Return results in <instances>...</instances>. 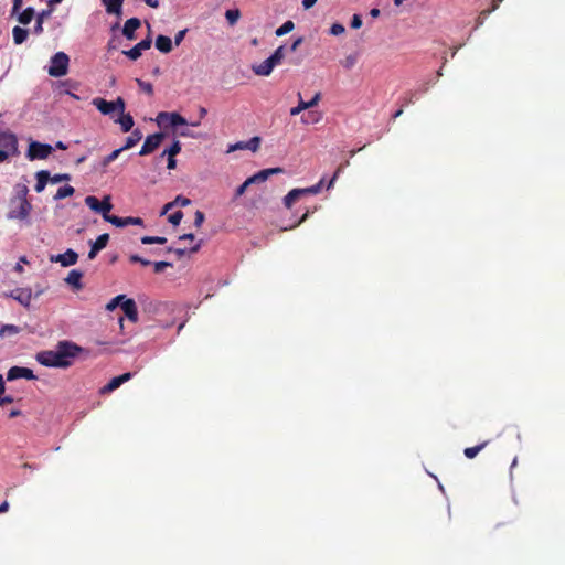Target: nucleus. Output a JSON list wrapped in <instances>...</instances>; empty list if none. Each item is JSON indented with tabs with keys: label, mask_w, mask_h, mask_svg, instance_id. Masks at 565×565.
I'll return each mask as SVG.
<instances>
[{
	"label": "nucleus",
	"mask_w": 565,
	"mask_h": 565,
	"mask_svg": "<svg viewBox=\"0 0 565 565\" xmlns=\"http://www.w3.org/2000/svg\"><path fill=\"white\" fill-rule=\"evenodd\" d=\"M84 348L70 340L58 341L54 350L40 351L35 360L43 366L67 369L84 352Z\"/></svg>",
	"instance_id": "obj_1"
},
{
	"label": "nucleus",
	"mask_w": 565,
	"mask_h": 565,
	"mask_svg": "<svg viewBox=\"0 0 565 565\" xmlns=\"http://www.w3.org/2000/svg\"><path fill=\"white\" fill-rule=\"evenodd\" d=\"M92 104L103 114L109 116L113 120L117 115H122L126 108L124 98L117 97L116 100L108 102L104 98L96 97Z\"/></svg>",
	"instance_id": "obj_2"
},
{
	"label": "nucleus",
	"mask_w": 565,
	"mask_h": 565,
	"mask_svg": "<svg viewBox=\"0 0 565 565\" xmlns=\"http://www.w3.org/2000/svg\"><path fill=\"white\" fill-rule=\"evenodd\" d=\"M47 73L53 77H62L68 71L70 57L64 52H57L51 57Z\"/></svg>",
	"instance_id": "obj_3"
},
{
	"label": "nucleus",
	"mask_w": 565,
	"mask_h": 565,
	"mask_svg": "<svg viewBox=\"0 0 565 565\" xmlns=\"http://www.w3.org/2000/svg\"><path fill=\"white\" fill-rule=\"evenodd\" d=\"M156 122L161 128L172 127L177 128L178 126H188V120L181 116L179 113L172 111H161L157 115Z\"/></svg>",
	"instance_id": "obj_4"
},
{
	"label": "nucleus",
	"mask_w": 565,
	"mask_h": 565,
	"mask_svg": "<svg viewBox=\"0 0 565 565\" xmlns=\"http://www.w3.org/2000/svg\"><path fill=\"white\" fill-rule=\"evenodd\" d=\"M85 204L94 212L102 214L105 221L106 217L113 216L109 214L113 209L109 196H105L103 201H99L96 196L88 195L85 198Z\"/></svg>",
	"instance_id": "obj_5"
},
{
	"label": "nucleus",
	"mask_w": 565,
	"mask_h": 565,
	"mask_svg": "<svg viewBox=\"0 0 565 565\" xmlns=\"http://www.w3.org/2000/svg\"><path fill=\"white\" fill-rule=\"evenodd\" d=\"M54 148L49 143H41L39 141H31L29 145V149L26 152V157L29 160H42L46 159Z\"/></svg>",
	"instance_id": "obj_6"
},
{
	"label": "nucleus",
	"mask_w": 565,
	"mask_h": 565,
	"mask_svg": "<svg viewBox=\"0 0 565 565\" xmlns=\"http://www.w3.org/2000/svg\"><path fill=\"white\" fill-rule=\"evenodd\" d=\"M32 211L30 201L17 202L15 205L10 204V211L7 214L8 220L26 221Z\"/></svg>",
	"instance_id": "obj_7"
},
{
	"label": "nucleus",
	"mask_w": 565,
	"mask_h": 565,
	"mask_svg": "<svg viewBox=\"0 0 565 565\" xmlns=\"http://www.w3.org/2000/svg\"><path fill=\"white\" fill-rule=\"evenodd\" d=\"M163 139H164V134H162V132L149 135L146 138V140L139 151V154L147 156V154L153 152L161 145Z\"/></svg>",
	"instance_id": "obj_8"
},
{
	"label": "nucleus",
	"mask_w": 565,
	"mask_h": 565,
	"mask_svg": "<svg viewBox=\"0 0 565 565\" xmlns=\"http://www.w3.org/2000/svg\"><path fill=\"white\" fill-rule=\"evenodd\" d=\"M50 260L52 263H58L62 267H68L77 263L78 254L75 250L68 248L63 254L51 255Z\"/></svg>",
	"instance_id": "obj_9"
},
{
	"label": "nucleus",
	"mask_w": 565,
	"mask_h": 565,
	"mask_svg": "<svg viewBox=\"0 0 565 565\" xmlns=\"http://www.w3.org/2000/svg\"><path fill=\"white\" fill-rule=\"evenodd\" d=\"M151 43H152V40L148 35L146 39L141 40L139 43H137L130 50L122 51V54L126 55L131 61H137L141 56L142 51L150 49Z\"/></svg>",
	"instance_id": "obj_10"
},
{
	"label": "nucleus",
	"mask_w": 565,
	"mask_h": 565,
	"mask_svg": "<svg viewBox=\"0 0 565 565\" xmlns=\"http://www.w3.org/2000/svg\"><path fill=\"white\" fill-rule=\"evenodd\" d=\"M19 379H26V380H35L36 376L34 375L33 371L28 367L23 366H12L7 372V380L8 381H15Z\"/></svg>",
	"instance_id": "obj_11"
},
{
	"label": "nucleus",
	"mask_w": 565,
	"mask_h": 565,
	"mask_svg": "<svg viewBox=\"0 0 565 565\" xmlns=\"http://www.w3.org/2000/svg\"><path fill=\"white\" fill-rule=\"evenodd\" d=\"M0 145L9 153L15 154L18 152V139L11 132L4 131L0 134Z\"/></svg>",
	"instance_id": "obj_12"
},
{
	"label": "nucleus",
	"mask_w": 565,
	"mask_h": 565,
	"mask_svg": "<svg viewBox=\"0 0 565 565\" xmlns=\"http://www.w3.org/2000/svg\"><path fill=\"white\" fill-rule=\"evenodd\" d=\"M9 296L23 307H29L32 299V291L30 288H17L12 290Z\"/></svg>",
	"instance_id": "obj_13"
},
{
	"label": "nucleus",
	"mask_w": 565,
	"mask_h": 565,
	"mask_svg": "<svg viewBox=\"0 0 565 565\" xmlns=\"http://www.w3.org/2000/svg\"><path fill=\"white\" fill-rule=\"evenodd\" d=\"M108 241V234H102L96 238V241H90V250L88 252V259H94L97 256V254L107 246Z\"/></svg>",
	"instance_id": "obj_14"
},
{
	"label": "nucleus",
	"mask_w": 565,
	"mask_h": 565,
	"mask_svg": "<svg viewBox=\"0 0 565 565\" xmlns=\"http://www.w3.org/2000/svg\"><path fill=\"white\" fill-rule=\"evenodd\" d=\"M106 222L111 223L116 227H125L128 225H142L143 221L140 217H119L116 215H113L111 217H106Z\"/></svg>",
	"instance_id": "obj_15"
},
{
	"label": "nucleus",
	"mask_w": 565,
	"mask_h": 565,
	"mask_svg": "<svg viewBox=\"0 0 565 565\" xmlns=\"http://www.w3.org/2000/svg\"><path fill=\"white\" fill-rule=\"evenodd\" d=\"M298 96H299V98H301L300 94H298ZM320 98H321L320 93H317L309 102H305V100L300 99L299 104L296 107H292L290 109V115L297 116L301 111L315 107L319 103Z\"/></svg>",
	"instance_id": "obj_16"
},
{
	"label": "nucleus",
	"mask_w": 565,
	"mask_h": 565,
	"mask_svg": "<svg viewBox=\"0 0 565 565\" xmlns=\"http://www.w3.org/2000/svg\"><path fill=\"white\" fill-rule=\"evenodd\" d=\"M132 377V373L127 372L119 376L113 377L103 388L102 393H110L118 388L121 384L126 383Z\"/></svg>",
	"instance_id": "obj_17"
},
{
	"label": "nucleus",
	"mask_w": 565,
	"mask_h": 565,
	"mask_svg": "<svg viewBox=\"0 0 565 565\" xmlns=\"http://www.w3.org/2000/svg\"><path fill=\"white\" fill-rule=\"evenodd\" d=\"M141 25V21L138 18H130L128 19L122 28V34L127 40H135L136 35L135 32L137 29H139Z\"/></svg>",
	"instance_id": "obj_18"
},
{
	"label": "nucleus",
	"mask_w": 565,
	"mask_h": 565,
	"mask_svg": "<svg viewBox=\"0 0 565 565\" xmlns=\"http://www.w3.org/2000/svg\"><path fill=\"white\" fill-rule=\"evenodd\" d=\"M121 310L130 321H138V309L134 299L126 298L125 301L121 303Z\"/></svg>",
	"instance_id": "obj_19"
},
{
	"label": "nucleus",
	"mask_w": 565,
	"mask_h": 565,
	"mask_svg": "<svg viewBox=\"0 0 565 565\" xmlns=\"http://www.w3.org/2000/svg\"><path fill=\"white\" fill-rule=\"evenodd\" d=\"M282 171L284 170L281 168L264 169V170L258 171L254 175L249 177L248 179H249V182H252V184L262 183V182H265L270 175L281 173Z\"/></svg>",
	"instance_id": "obj_20"
},
{
	"label": "nucleus",
	"mask_w": 565,
	"mask_h": 565,
	"mask_svg": "<svg viewBox=\"0 0 565 565\" xmlns=\"http://www.w3.org/2000/svg\"><path fill=\"white\" fill-rule=\"evenodd\" d=\"M260 146V138L253 137L248 141H239L235 145L230 146L228 152L237 150V149H248L253 152L257 151Z\"/></svg>",
	"instance_id": "obj_21"
},
{
	"label": "nucleus",
	"mask_w": 565,
	"mask_h": 565,
	"mask_svg": "<svg viewBox=\"0 0 565 565\" xmlns=\"http://www.w3.org/2000/svg\"><path fill=\"white\" fill-rule=\"evenodd\" d=\"M29 188L24 183L14 185V196L11 199L10 204L15 205L17 202H24L28 200Z\"/></svg>",
	"instance_id": "obj_22"
},
{
	"label": "nucleus",
	"mask_w": 565,
	"mask_h": 565,
	"mask_svg": "<svg viewBox=\"0 0 565 565\" xmlns=\"http://www.w3.org/2000/svg\"><path fill=\"white\" fill-rule=\"evenodd\" d=\"M275 64L268 58L263 61L260 64L253 65V72L258 76H268L271 74Z\"/></svg>",
	"instance_id": "obj_23"
},
{
	"label": "nucleus",
	"mask_w": 565,
	"mask_h": 565,
	"mask_svg": "<svg viewBox=\"0 0 565 565\" xmlns=\"http://www.w3.org/2000/svg\"><path fill=\"white\" fill-rule=\"evenodd\" d=\"M52 14V9L42 10L36 14V21L33 26V33L40 35L43 33V23L46 19H49Z\"/></svg>",
	"instance_id": "obj_24"
},
{
	"label": "nucleus",
	"mask_w": 565,
	"mask_h": 565,
	"mask_svg": "<svg viewBox=\"0 0 565 565\" xmlns=\"http://www.w3.org/2000/svg\"><path fill=\"white\" fill-rule=\"evenodd\" d=\"M82 277H83L82 271H79L77 269H73L68 273L67 277L65 278V282L67 285L72 286L73 288L79 290L83 288Z\"/></svg>",
	"instance_id": "obj_25"
},
{
	"label": "nucleus",
	"mask_w": 565,
	"mask_h": 565,
	"mask_svg": "<svg viewBox=\"0 0 565 565\" xmlns=\"http://www.w3.org/2000/svg\"><path fill=\"white\" fill-rule=\"evenodd\" d=\"M156 47L161 53H170L173 49L172 40L167 35H158L156 39Z\"/></svg>",
	"instance_id": "obj_26"
},
{
	"label": "nucleus",
	"mask_w": 565,
	"mask_h": 565,
	"mask_svg": "<svg viewBox=\"0 0 565 565\" xmlns=\"http://www.w3.org/2000/svg\"><path fill=\"white\" fill-rule=\"evenodd\" d=\"M114 121L116 124L120 125L121 130L124 132L130 131L131 128L134 127L132 116L130 114H125V111L122 113V115H117V117L114 119Z\"/></svg>",
	"instance_id": "obj_27"
},
{
	"label": "nucleus",
	"mask_w": 565,
	"mask_h": 565,
	"mask_svg": "<svg viewBox=\"0 0 565 565\" xmlns=\"http://www.w3.org/2000/svg\"><path fill=\"white\" fill-rule=\"evenodd\" d=\"M35 178L36 184L34 189L38 193H41L45 189L47 182L50 181V172L46 170L38 171Z\"/></svg>",
	"instance_id": "obj_28"
},
{
	"label": "nucleus",
	"mask_w": 565,
	"mask_h": 565,
	"mask_svg": "<svg viewBox=\"0 0 565 565\" xmlns=\"http://www.w3.org/2000/svg\"><path fill=\"white\" fill-rule=\"evenodd\" d=\"M305 194V191L301 189H292L288 192V194L284 198V204L286 207L290 209L292 204L299 200Z\"/></svg>",
	"instance_id": "obj_29"
},
{
	"label": "nucleus",
	"mask_w": 565,
	"mask_h": 565,
	"mask_svg": "<svg viewBox=\"0 0 565 565\" xmlns=\"http://www.w3.org/2000/svg\"><path fill=\"white\" fill-rule=\"evenodd\" d=\"M29 31L21 26H14L12 29L13 42L17 45L24 43L28 39Z\"/></svg>",
	"instance_id": "obj_30"
},
{
	"label": "nucleus",
	"mask_w": 565,
	"mask_h": 565,
	"mask_svg": "<svg viewBox=\"0 0 565 565\" xmlns=\"http://www.w3.org/2000/svg\"><path fill=\"white\" fill-rule=\"evenodd\" d=\"M107 13L119 14L124 0H102Z\"/></svg>",
	"instance_id": "obj_31"
},
{
	"label": "nucleus",
	"mask_w": 565,
	"mask_h": 565,
	"mask_svg": "<svg viewBox=\"0 0 565 565\" xmlns=\"http://www.w3.org/2000/svg\"><path fill=\"white\" fill-rule=\"evenodd\" d=\"M142 138V134L140 130L136 129L132 131V134L126 139V142L122 147V151L131 149L135 147Z\"/></svg>",
	"instance_id": "obj_32"
},
{
	"label": "nucleus",
	"mask_w": 565,
	"mask_h": 565,
	"mask_svg": "<svg viewBox=\"0 0 565 565\" xmlns=\"http://www.w3.org/2000/svg\"><path fill=\"white\" fill-rule=\"evenodd\" d=\"M18 14V21L21 23V24H29L32 19L34 18V14H35V11L32 7H28L26 9H24L22 12L20 13H17Z\"/></svg>",
	"instance_id": "obj_33"
},
{
	"label": "nucleus",
	"mask_w": 565,
	"mask_h": 565,
	"mask_svg": "<svg viewBox=\"0 0 565 565\" xmlns=\"http://www.w3.org/2000/svg\"><path fill=\"white\" fill-rule=\"evenodd\" d=\"M180 151H181V143L179 140H174L172 142V145L161 153L160 157L161 158H163L166 156L167 157H175L177 154L180 153Z\"/></svg>",
	"instance_id": "obj_34"
},
{
	"label": "nucleus",
	"mask_w": 565,
	"mask_h": 565,
	"mask_svg": "<svg viewBox=\"0 0 565 565\" xmlns=\"http://www.w3.org/2000/svg\"><path fill=\"white\" fill-rule=\"evenodd\" d=\"M285 57V46L280 45L275 50V52L269 56V60L275 64V66L279 65Z\"/></svg>",
	"instance_id": "obj_35"
},
{
	"label": "nucleus",
	"mask_w": 565,
	"mask_h": 565,
	"mask_svg": "<svg viewBox=\"0 0 565 565\" xmlns=\"http://www.w3.org/2000/svg\"><path fill=\"white\" fill-rule=\"evenodd\" d=\"M74 191H75L74 188L71 185L61 186L57 190L56 194L54 195V200H62L67 196H71V195H73Z\"/></svg>",
	"instance_id": "obj_36"
},
{
	"label": "nucleus",
	"mask_w": 565,
	"mask_h": 565,
	"mask_svg": "<svg viewBox=\"0 0 565 565\" xmlns=\"http://www.w3.org/2000/svg\"><path fill=\"white\" fill-rule=\"evenodd\" d=\"M122 152V149L121 148H118V149H115L114 151H111L108 156H106L102 162H100V166H102V169H105L109 163H111L113 161H115L119 154Z\"/></svg>",
	"instance_id": "obj_37"
},
{
	"label": "nucleus",
	"mask_w": 565,
	"mask_h": 565,
	"mask_svg": "<svg viewBox=\"0 0 565 565\" xmlns=\"http://www.w3.org/2000/svg\"><path fill=\"white\" fill-rule=\"evenodd\" d=\"M20 332V328L15 324H3L0 329V337L14 335Z\"/></svg>",
	"instance_id": "obj_38"
},
{
	"label": "nucleus",
	"mask_w": 565,
	"mask_h": 565,
	"mask_svg": "<svg viewBox=\"0 0 565 565\" xmlns=\"http://www.w3.org/2000/svg\"><path fill=\"white\" fill-rule=\"evenodd\" d=\"M294 29H295V24H294V22H292L291 20H288V21H286L285 23H282V25H280V26L276 30L275 34H276L277 36H282V35H285V34H287V33L291 32Z\"/></svg>",
	"instance_id": "obj_39"
},
{
	"label": "nucleus",
	"mask_w": 565,
	"mask_h": 565,
	"mask_svg": "<svg viewBox=\"0 0 565 565\" xmlns=\"http://www.w3.org/2000/svg\"><path fill=\"white\" fill-rule=\"evenodd\" d=\"M486 445L487 443H482L475 447H468L465 449L463 454L467 458L472 459L486 447Z\"/></svg>",
	"instance_id": "obj_40"
},
{
	"label": "nucleus",
	"mask_w": 565,
	"mask_h": 565,
	"mask_svg": "<svg viewBox=\"0 0 565 565\" xmlns=\"http://www.w3.org/2000/svg\"><path fill=\"white\" fill-rule=\"evenodd\" d=\"M141 243L145 245H151V244H166L167 238L162 236H143L141 237Z\"/></svg>",
	"instance_id": "obj_41"
},
{
	"label": "nucleus",
	"mask_w": 565,
	"mask_h": 565,
	"mask_svg": "<svg viewBox=\"0 0 565 565\" xmlns=\"http://www.w3.org/2000/svg\"><path fill=\"white\" fill-rule=\"evenodd\" d=\"M127 297L125 295H118L116 296L115 298H113L107 305H106V310L108 311H113L114 309H116L118 306L121 307V303L125 301Z\"/></svg>",
	"instance_id": "obj_42"
},
{
	"label": "nucleus",
	"mask_w": 565,
	"mask_h": 565,
	"mask_svg": "<svg viewBox=\"0 0 565 565\" xmlns=\"http://www.w3.org/2000/svg\"><path fill=\"white\" fill-rule=\"evenodd\" d=\"M239 17L241 13L237 9H230L225 12V18L231 25H234L238 21Z\"/></svg>",
	"instance_id": "obj_43"
},
{
	"label": "nucleus",
	"mask_w": 565,
	"mask_h": 565,
	"mask_svg": "<svg viewBox=\"0 0 565 565\" xmlns=\"http://www.w3.org/2000/svg\"><path fill=\"white\" fill-rule=\"evenodd\" d=\"M323 183H324V179H321L317 184L306 188V189H301V191H305V194H307V193L317 194L320 192Z\"/></svg>",
	"instance_id": "obj_44"
},
{
	"label": "nucleus",
	"mask_w": 565,
	"mask_h": 565,
	"mask_svg": "<svg viewBox=\"0 0 565 565\" xmlns=\"http://www.w3.org/2000/svg\"><path fill=\"white\" fill-rule=\"evenodd\" d=\"M356 61V55L350 54L343 60L342 65L344 68L350 70L355 65Z\"/></svg>",
	"instance_id": "obj_45"
},
{
	"label": "nucleus",
	"mask_w": 565,
	"mask_h": 565,
	"mask_svg": "<svg viewBox=\"0 0 565 565\" xmlns=\"http://www.w3.org/2000/svg\"><path fill=\"white\" fill-rule=\"evenodd\" d=\"M182 217H183V213L181 211H177V212L172 213L171 215H169L168 221L172 225L177 226L180 224Z\"/></svg>",
	"instance_id": "obj_46"
},
{
	"label": "nucleus",
	"mask_w": 565,
	"mask_h": 565,
	"mask_svg": "<svg viewBox=\"0 0 565 565\" xmlns=\"http://www.w3.org/2000/svg\"><path fill=\"white\" fill-rule=\"evenodd\" d=\"M172 266H173L172 263L163 262V260L153 263V269L157 274L162 273L166 268L172 267Z\"/></svg>",
	"instance_id": "obj_47"
},
{
	"label": "nucleus",
	"mask_w": 565,
	"mask_h": 565,
	"mask_svg": "<svg viewBox=\"0 0 565 565\" xmlns=\"http://www.w3.org/2000/svg\"><path fill=\"white\" fill-rule=\"evenodd\" d=\"M348 164H349V161H347L344 164H341V166L337 169V171L334 172V174L332 175V178L330 179V181H329V182H328V184H327V189H328V190H330V189L333 186V184H334L335 180L338 179L339 174L342 172L343 168H344L345 166H348Z\"/></svg>",
	"instance_id": "obj_48"
},
{
	"label": "nucleus",
	"mask_w": 565,
	"mask_h": 565,
	"mask_svg": "<svg viewBox=\"0 0 565 565\" xmlns=\"http://www.w3.org/2000/svg\"><path fill=\"white\" fill-rule=\"evenodd\" d=\"M348 164H349V161H347L344 164H341V166L337 169V171L334 172V174L332 175V178L330 179V181H329V182H328V184H327V189H328V190H330V189L333 186V184H334L335 180L338 179L339 174L342 172L343 168H344L345 166H348Z\"/></svg>",
	"instance_id": "obj_49"
},
{
	"label": "nucleus",
	"mask_w": 565,
	"mask_h": 565,
	"mask_svg": "<svg viewBox=\"0 0 565 565\" xmlns=\"http://www.w3.org/2000/svg\"><path fill=\"white\" fill-rule=\"evenodd\" d=\"M172 203H174V206H182V207H185L188 206L189 204H191V200L183 196V195H178L173 201Z\"/></svg>",
	"instance_id": "obj_50"
},
{
	"label": "nucleus",
	"mask_w": 565,
	"mask_h": 565,
	"mask_svg": "<svg viewBox=\"0 0 565 565\" xmlns=\"http://www.w3.org/2000/svg\"><path fill=\"white\" fill-rule=\"evenodd\" d=\"M138 86L147 94L151 95L153 93L152 84L148 82H143L141 79H137Z\"/></svg>",
	"instance_id": "obj_51"
},
{
	"label": "nucleus",
	"mask_w": 565,
	"mask_h": 565,
	"mask_svg": "<svg viewBox=\"0 0 565 565\" xmlns=\"http://www.w3.org/2000/svg\"><path fill=\"white\" fill-rule=\"evenodd\" d=\"M345 29L341 23H333L330 28V34L332 35H341L344 33Z\"/></svg>",
	"instance_id": "obj_52"
},
{
	"label": "nucleus",
	"mask_w": 565,
	"mask_h": 565,
	"mask_svg": "<svg viewBox=\"0 0 565 565\" xmlns=\"http://www.w3.org/2000/svg\"><path fill=\"white\" fill-rule=\"evenodd\" d=\"M252 184V182H249V179L247 178L235 191V196L238 198L241 195H243L246 191V189Z\"/></svg>",
	"instance_id": "obj_53"
},
{
	"label": "nucleus",
	"mask_w": 565,
	"mask_h": 565,
	"mask_svg": "<svg viewBox=\"0 0 565 565\" xmlns=\"http://www.w3.org/2000/svg\"><path fill=\"white\" fill-rule=\"evenodd\" d=\"M417 90L409 92L403 97V106H407L409 104L414 103V99L416 98Z\"/></svg>",
	"instance_id": "obj_54"
},
{
	"label": "nucleus",
	"mask_w": 565,
	"mask_h": 565,
	"mask_svg": "<svg viewBox=\"0 0 565 565\" xmlns=\"http://www.w3.org/2000/svg\"><path fill=\"white\" fill-rule=\"evenodd\" d=\"M71 179L70 174H55L52 178L50 177V181L52 183H60L62 181H68Z\"/></svg>",
	"instance_id": "obj_55"
},
{
	"label": "nucleus",
	"mask_w": 565,
	"mask_h": 565,
	"mask_svg": "<svg viewBox=\"0 0 565 565\" xmlns=\"http://www.w3.org/2000/svg\"><path fill=\"white\" fill-rule=\"evenodd\" d=\"M204 218H205L204 213L201 211H196L195 215H194V226L200 227L203 224Z\"/></svg>",
	"instance_id": "obj_56"
},
{
	"label": "nucleus",
	"mask_w": 565,
	"mask_h": 565,
	"mask_svg": "<svg viewBox=\"0 0 565 565\" xmlns=\"http://www.w3.org/2000/svg\"><path fill=\"white\" fill-rule=\"evenodd\" d=\"M129 259H130L131 263H140L143 266H148V265L151 264L150 260L145 259V258L138 256V255H131Z\"/></svg>",
	"instance_id": "obj_57"
},
{
	"label": "nucleus",
	"mask_w": 565,
	"mask_h": 565,
	"mask_svg": "<svg viewBox=\"0 0 565 565\" xmlns=\"http://www.w3.org/2000/svg\"><path fill=\"white\" fill-rule=\"evenodd\" d=\"M362 25V19H361V15L359 14H353L352 19H351V28L352 29H359L361 28Z\"/></svg>",
	"instance_id": "obj_58"
},
{
	"label": "nucleus",
	"mask_w": 565,
	"mask_h": 565,
	"mask_svg": "<svg viewBox=\"0 0 565 565\" xmlns=\"http://www.w3.org/2000/svg\"><path fill=\"white\" fill-rule=\"evenodd\" d=\"M186 32H188V30H186V29H184V30L179 31V32L175 34V36H174V44H175L177 46H179V45L182 43V41H183V39H184V36H185Z\"/></svg>",
	"instance_id": "obj_59"
},
{
	"label": "nucleus",
	"mask_w": 565,
	"mask_h": 565,
	"mask_svg": "<svg viewBox=\"0 0 565 565\" xmlns=\"http://www.w3.org/2000/svg\"><path fill=\"white\" fill-rule=\"evenodd\" d=\"M167 252L174 253L179 258L183 257L188 253V250L185 248H172V247H169L167 249Z\"/></svg>",
	"instance_id": "obj_60"
},
{
	"label": "nucleus",
	"mask_w": 565,
	"mask_h": 565,
	"mask_svg": "<svg viewBox=\"0 0 565 565\" xmlns=\"http://www.w3.org/2000/svg\"><path fill=\"white\" fill-rule=\"evenodd\" d=\"M319 120V116L316 113H309L308 118L302 117V122H317Z\"/></svg>",
	"instance_id": "obj_61"
},
{
	"label": "nucleus",
	"mask_w": 565,
	"mask_h": 565,
	"mask_svg": "<svg viewBox=\"0 0 565 565\" xmlns=\"http://www.w3.org/2000/svg\"><path fill=\"white\" fill-rule=\"evenodd\" d=\"M23 0H13L12 11L11 15H15L19 13L21 7H22Z\"/></svg>",
	"instance_id": "obj_62"
},
{
	"label": "nucleus",
	"mask_w": 565,
	"mask_h": 565,
	"mask_svg": "<svg viewBox=\"0 0 565 565\" xmlns=\"http://www.w3.org/2000/svg\"><path fill=\"white\" fill-rule=\"evenodd\" d=\"M492 12L491 10H484L480 13L479 18H478V21H477V26H480L481 24H483V21L484 19L487 18V15Z\"/></svg>",
	"instance_id": "obj_63"
},
{
	"label": "nucleus",
	"mask_w": 565,
	"mask_h": 565,
	"mask_svg": "<svg viewBox=\"0 0 565 565\" xmlns=\"http://www.w3.org/2000/svg\"><path fill=\"white\" fill-rule=\"evenodd\" d=\"M13 401H14L13 397L10 395H6L3 397L0 396V406L11 404V403H13Z\"/></svg>",
	"instance_id": "obj_64"
}]
</instances>
